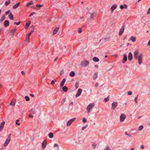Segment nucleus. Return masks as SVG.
I'll list each match as a JSON object with an SVG mask.
<instances>
[{
	"instance_id": "obj_26",
	"label": "nucleus",
	"mask_w": 150,
	"mask_h": 150,
	"mask_svg": "<svg viewBox=\"0 0 150 150\" xmlns=\"http://www.w3.org/2000/svg\"><path fill=\"white\" fill-rule=\"evenodd\" d=\"M10 2V0H7L5 2V5L6 6H7L9 4Z\"/></svg>"
},
{
	"instance_id": "obj_45",
	"label": "nucleus",
	"mask_w": 150,
	"mask_h": 150,
	"mask_svg": "<svg viewBox=\"0 0 150 150\" xmlns=\"http://www.w3.org/2000/svg\"><path fill=\"white\" fill-rule=\"evenodd\" d=\"M20 23V22H14V24L17 25H19Z\"/></svg>"
},
{
	"instance_id": "obj_11",
	"label": "nucleus",
	"mask_w": 150,
	"mask_h": 150,
	"mask_svg": "<svg viewBox=\"0 0 150 150\" xmlns=\"http://www.w3.org/2000/svg\"><path fill=\"white\" fill-rule=\"evenodd\" d=\"M128 59L129 61H131L132 59V55L131 52H129V54L128 56Z\"/></svg>"
},
{
	"instance_id": "obj_10",
	"label": "nucleus",
	"mask_w": 150,
	"mask_h": 150,
	"mask_svg": "<svg viewBox=\"0 0 150 150\" xmlns=\"http://www.w3.org/2000/svg\"><path fill=\"white\" fill-rule=\"evenodd\" d=\"M10 140V139H6L5 142V143L4 144V146H6L9 143Z\"/></svg>"
},
{
	"instance_id": "obj_16",
	"label": "nucleus",
	"mask_w": 150,
	"mask_h": 150,
	"mask_svg": "<svg viewBox=\"0 0 150 150\" xmlns=\"http://www.w3.org/2000/svg\"><path fill=\"white\" fill-rule=\"evenodd\" d=\"M127 8V6L125 4H124V5H121L120 6V8L121 9H123L124 8Z\"/></svg>"
},
{
	"instance_id": "obj_28",
	"label": "nucleus",
	"mask_w": 150,
	"mask_h": 150,
	"mask_svg": "<svg viewBox=\"0 0 150 150\" xmlns=\"http://www.w3.org/2000/svg\"><path fill=\"white\" fill-rule=\"evenodd\" d=\"M62 90L63 91L66 92L67 91L68 89L67 88L66 86H64L63 87Z\"/></svg>"
},
{
	"instance_id": "obj_31",
	"label": "nucleus",
	"mask_w": 150,
	"mask_h": 150,
	"mask_svg": "<svg viewBox=\"0 0 150 150\" xmlns=\"http://www.w3.org/2000/svg\"><path fill=\"white\" fill-rule=\"evenodd\" d=\"M30 23H25V28H26L27 29L28 28L29 26L30 25Z\"/></svg>"
},
{
	"instance_id": "obj_40",
	"label": "nucleus",
	"mask_w": 150,
	"mask_h": 150,
	"mask_svg": "<svg viewBox=\"0 0 150 150\" xmlns=\"http://www.w3.org/2000/svg\"><path fill=\"white\" fill-rule=\"evenodd\" d=\"M78 31L79 33H81L82 32L81 29V28H79Z\"/></svg>"
},
{
	"instance_id": "obj_5",
	"label": "nucleus",
	"mask_w": 150,
	"mask_h": 150,
	"mask_svg": "<svg viewBox=\"0 0 150 150\" xmlns=\"http://www.w3.org/2000/svg\"><path fill=\"white\" fill-rule=\"evenodd\" d=\"M125 115L124 114H122L120 116V122H122L125 120Z\"/></svg>"
},
{
	"instance_id": "obj_3",
	"label": "nucleus",
	"mask_w": 150,
	"mask_h": 150,
	"mask_svg": "<svg viewBox=\"0 0 150 150\" xmlns=\"http://www.w3.org/2000/svg\"><path fill=\"white\" fill-rule=\"evenodd\" d=\"M76 118H73L69 120L67 122V126H69L70 125L71 123L75 120Z\"/></svg>"
},
{
	"instance_id": "obj_41",
	"label": "nucleus",
	"mask_w": 150,
	"mask_h": 150,
	"mask_svg": "<svg viewBox=\"0 0 150 150\" xmlns=\"http://www.w3.org/2000/svg\"><path fill=\"white\" fill-rule=\"evenodd\" d=\"M18 120H16V125H20V123L18 122Z\"/></svg>"
},
{
	"instance_id": "obj_14",
	"label": "nucleus",
	"mask_w": 150,
	"mask_h": 150,
	"mask_svg": "<svg viewBox=\"0 0 150 150\" xmlns=\"http://www.w3.org/2000/svg\"><path fill=\"white\" fill-rule=\"evenodd\" d=\"M4 26L6 27H7L9 25V22L8 21L6 20L4 23Z\"/></svg>"
},
{
	"instance_id": "obj_60",
	"label": "nucleus",
	"mask_w": 150,
	"mask_h": 150,
	"mask_svg": "<svg viewBox=\"0 0 150 150\" xmlns=\"http://www.w3.org/2000/svg\"><path fill=\"white\" fill-rule=\"evenodd\" d=\"M30 95L32 97H34V94H30Z\"/></svg>"
},
{
	"instance_id": "obj_48",
	"label": "nucleus",
	"mask_w": 150,
	"mask_h": 150,
	"mask_svg": "<svg viewBox=\"0 0 150 150\" xmlns=\"http://www.w3.org/2000/svg\"><path fill=\"white\" fill-rule=\"evenodd\" d=\"M140 148L141 149H143L144 148V145H142L140 146Z\"/></svg>"
},
{
	"instance_id": "obj_58",
	"label": "nucleus",
	"mask_w": 150,
	"mask_h": 150,
	"mask_svg": "<svg viewBox=\"0 0 150 150\" xmlns=\"http://www.w3.org/2000/svg\"><path fill=\"white\" fill-rule=\"evenodd\" d=\"M150 13V9H149L148 11V12L147 13V14H149Z\"/></svg>"
},
{
	"instance_id": "obj_9",
	"label": "nucleus",
	"mask_w": 150,
	"mask_h": 150,
	"mask_svg": "<svg viewBox=\"0 0 150 150\" xmlns=\"http://www.w3.org/2000/svg\"><path fill=\"white\" fill-rule=\"evenodd\" d=\"M82 92V90L81 89H79L78 91V92L77 94H76V97H77L79 96L81 94Z\"/></svg>"
},
{
	"instance_id": "obj_59",
	"label": "nucleus",
	"mask_w": 150,
	"mask_h": 150,
	"mask_svg": "<svg viewBox=\"0 0 150 150\" xmlns=\"http://www.w3.org/2000/svg\"><path fill=\"white\" fill-rule=\"evenodd\" d=\"M5 122H2L1 124V125H3L4 126V124H5Z\"/></svg>"
},
{
	"instance_id": "obj_27",
	"label": "nucleus",
	"mask_w": 150,
	"mask_h": 150,
	"mask_svg": "<svg viewBox=\"0 0 150 150\" xmlns=\"http://www.w3.org/2000/svg\"><path fill=\"white\" fill-rule=\"evenodd\" d=\"M33 1H30V2L29 3H27L26 4V6H30L31 5L33 4Z\"/></svg>"
},
{
	"instance_id": "obj_50",
	"label": "nucleus",
	"mask_w": 150,
	"mask_h": 150,
	"mask_svg": "<svg viewBox=\"0 0 150 150\" xmlns=\"http://www.w3.org/2000/svg\"><path fill=\"white\" fill-rule=\"evenodd\" d=\"M4 126L1 125L0 126V131L4 127Z\"/></svg>"
},
{
	"instance_id": "obj_2",
	"label": "nucleus",
	"mask_w": 150,
	"mask_h": 150,
	"mask_svg": "<svg viewBox=\"0 0 150 150\" xmlns=\"http://www.w3.org/2000/svg\"><path fill=\"white\" fill-rule=\"evenodd\" d=\"M94 103H90L88 105L86 108L87 113L88 114H89L91 112V110L94 106Z\"/></svg>"
},
{
	"instance_id": "obj_51",
	"label": "nucleus",
	"mask_w": 150,
	"mask_h": 150,
	"mask_svg": "<svg viewBox=\"0 0 150 150\" xmlns=\"http://www.w3.org/2000/svg\"><path fill=\"white\" fill-rule=\"evenodd\" d=\"M37 7H42V6L40 4L37 5L36 6Z\"/></svg>"
},
{
	"instance_id": "obj_19",
	"label": "nucleus",
	"mask_w": 150,
	"mask_h": 150,
	"mask_svg": "<svg viewBox=\"0 0 150 150\" xmlns=\"http://www.w3.org/2000/svg\"><path fill=\"white\" fill-rule=\"evenodd\" d=\"M93 60L95 62H98L99 61V59L96 57H94L93 59Z\"/></svg>"
},
{
	"instance_id": "obj_13",
	"label": "nucleus",
	"mask_w": 150,
	"mask_h": 150,
	"mask_svg": "<svg viewBox=\"0 0 150 150\" xmlns=\"http://www.w3.org/2000/svg\"><path fill=\"white\" fill-rule=\"evenodd\" d=\"M59 29V27H56L54 29V31L53 33V34L55 35V34H56L57 33V32L58 31Z\"/></svg>"
},
{
	"instance_id": "obj_55",
	"label": "nucleus",
	"mask_w": 150,
	"mask_h": 150,
	"mask_svg": "<svg viewBox=\"0 0 150 150\" xmlns=\"http://www.w3.org/2000/svg\"><path fill=\"white\" fill-rule=\"evenodd\" d=\"M10 11L9 10L7 11H6V15L8 14L9 13H10Z\"/></svg>"
},
{
	"instance_id": "obj_56",
	"label": "nucleus",
	"mask_w": 150,
	"mask_h": 150,
	"mask_svg": "<svg viewBox=\"0 0 150 150\" xmlns=\"http://www.w3.org/2000/svg\"><path fill=\"white\" fill-rule=\"evenodd\" d=\"M11 134H9L8 136V139H10V140H11Z\"/></svg>"
},
{
	"instance_id": "obj_17",
	"label": "nucleus",
	"mask_w": 150,
	"mask_h": 150,
	"mask_svg": "<svg viewBox=\"0 0 150 150\" xmlns=\"http://www.w3.org/2000/svg\"><path fill=\"white\" fill-rule=\"evenodd\" d=\"M66 81V79H65L64 78V79L62 81L61 83V84H60V86L61 87H62L63 86L64 84V83H65V82Z\"/></svg>"
},
{
	"instance_id": "obj_64",
	"label": "nucleus",
	"mask_w": 150,
	"mask_h": 150,
	"mask_svg": "<svg viewBox=\"0 0 150 150\" xmlns=\"http://www.w3.org/2000/svg\"><path fill=\"white\" fill-rule=\"evenodd\" d=\"M21 73L22 75H23L24 74H25V73L23 71H22Z\"/></svg>"
},
{
	"instance_id": "obj_1",
	"label": "nucleus",
	"mask_w": 150,
	"mask_h": 150,
	"mask_svg": "<svg viewBox=\"0 0 150 150\" xmlns=\"http://www.w3.org/2000/svg\"><path fill=\"white\" fill-rule=\"evenodd\" d=\"M138 54V51L137 50L135 51L134 53V57L136 59L138 60L139 64H140L142 62L143 54H141L139 55Z\"/></svg>"
},
{
	"instance_id": "obj_15",
	"label": "nucleus",
	"mask_w": 150,
	"mask_h": 150,
	"mask_svg": "<svg viewBox=\"0 0 150 150\" xmlns=\"http://www.w3.org/2000/svg\"><path fill=\"white\" fill-rule=\"evenodd\" d=\"M124 27H122L120 30V31L119 32V35H121L122 34V33H123V32L124 31Z\"/></svg>"
},
{
	"instance_id": "obj_33",
	"label": "nucleus",
	"mask_w": 150,
	"mask_h": 150,
	"mask_svg": "<svg viewBox=\"0 0 150 150\" xmlns=\"http://www.w3.org/2000/svg\"><path fill=\"white\" fill-rule=\"evenodd\" d=\"M143 126L142 125H140L139 127V131H141L142 130L143 128Z\"/></svg>"
},
{
	"instance_id": "obj_62",
	"label": "nucleus",
	"mask_w": 150,
	"mask_h": 150,
	"mask_svg": "<svg viewBox=\"0 0 150 150\" xmlns=\"http://www.w3.org/2000/svg\"><path fill=\"white\" fill-rule=\"evenodd\" d=\"M95 67H96V68H98V65H95Z\"/></svg>"
},
{
	"instance_id": "obj_42",
	"label": "nucleus",
	"mask_w": 150,
	"mask_h": 150,
	"mask_svg": "<svg viewBox=\"0 0 150 150\" xmlns=\"http://www.w3.org/2000/svg\"><path fill=\"white\" fill-rule=\"evenodd\" d=\"M16 31V29H14L13 30H11V33H13V34H14Z\"/></svg>"
},
{
	"instance_id": "obj_54",
	"label": "nucleus",
	"mask_w": 150,
	"mask_h": 150,
	"mask_svg": "<svg viewBox=\"0 0 150 150\" xmlns=\"http://www.w3.org/2000/svg\"><path fill=\"white\" fill-rule=\"evenodd\" d=\"M64 70H62L61 71V72H60V74L61 75L63 74H64Z\"/></svg>"
},
{
	"instance_id": "obj_47",
	"label": "nucleus",
	"mask_w": 150,
	"mask_h": 150,
	"mask_svg": "<svg viewBox=\"0 0 150 150\" xmlns=\"http://www.w3.org/2000/svg\"><path fill=\"white\" fill-rule=\"evenodd\" d=\"M35 13L34 12H32L30 14V15H29V17H31V16H33L34 14Z\"/></svg>"
},
{
	"instance_id": "obj_43",
	"label": "nucleus",
	"mask_w": 150,
	"mask_h": 150,
	"mask_svg": "<svg viewBox=\"0 0 150 150\" xmlns=\"http://www.w3.org/2000/svg\"><path fill=\"white\" fill-rule=\"evenodd\" d=\"M30 36L27 35L26 38V40L27 41H29Z\"/></svg>"
},
{
	"instance_id": "obj_23",
	"label": "nucleus",
	"mask_w": 150,
	"mask_h": 150,
	"mask_svg": "<svg viewBox=\"0 0 150 150\" xmlns=\"http://www.w3.org/2000/svg\"><path fill=\"white\" fill-rule=\"evenodd\" d=\"M69 75L71 77L74 76L75 75L74 72L73 71H71Z\"/></svg>"
},
{
	"instance_id": "obj_25",
	"label": "nucleus",
	"mask_w": 150,
	"mask_h": 150,
	"mask_svg": "<svg viewBox=\"0 0 150 150\" xmlns=\"http://www.w3.org/2000/svg\"><path fill=\"white\" fill-rule=\"evenodd\" d=\"M9 18L11 20H13V16L11 13L9 15Z\"/></svg>"
},
{
	"instance_id": "obj_18",
	"label": "nucleus",
	"mask_w": 150,
	"mask_h": 150,
	"mask_svg": "<svg viewBox=\"0 0 150 150\" xmlns=\"http://www.w3.org/2000/svg\"><path fill=\"white\" fill-rule=\"evenodd\" d=\"M117 7V5L116 4L113 5L111 6V9L112 11H113Z\"/></svg>"
},
{
	"instance_id": "obj_36",
	"label": "nucleus",
	"mask_w": 150,
	"mask_h": 150,
	"mask_svg": "<svg viewBox=\"0 0 150 150\" xmlns=\"http://www.w3.org/2000/svg\"><path fill=\"white\" fill-rule=\"evenodd\" d=\"M104 100L105 102L108 101L109 100V97L108 96L107 98H105Z\"/></svg>"
},
{
	"instance_id": "obj_57",
	"label": "nucleus",
	"mask_w": 150,
	"mask_h": 150,
	"mask_svg": "<svg viewBox=\"0 0 150 150\" xmlns=\"http://www.w3.org/2000/svg\"><path fill=\"white\" fill-rule=\"evenodd\" d=\"M94 75H96V77H94V79H96V78H97V74H96V73H95V74H94Z\"/></svg>"
},
{
	"instance_id": "obj_20",
	"label": "nucleus",
	"mask_w": 150,
	"mask_h": 150,
	"mask_svg": "<svg viewBox=\"0 0 150 150\" xmlns=\"http://www.w3.org/2000/svg\"><path fill=\"white\" fill-rule=\"evenodd\" d=\"M130 39L132 42H135L136 41V38L133 37H131L130 38Z\"/></svg>"
},
{
	"instance_id": "obj_34",
	"label": "nucleus",
	"mask_w": 150,
	"mask_h": 150,
	"mask_svg": "<svg viewBox=\"0 0 150 150\" xmlns=\"http://www.w3.org/2000/svg\"><path fill=\"white\" fill-rule=\"evenodd\" d=\"M34 31V29L33 28H32L31 29L30 33L28 34V35L30 36L32 33Z\"/></svg>"
},
{
	"instance_id": "obj_63",
	"label": "nucleus",
	"mask_w": 150,
	"mask_h": 150,
	"mask_svg": "<svg viewBox=\"0 0 150 150\" xmlns=\"http://www.w3.org/2000/svg\"><path fill=\"white\" fill-rule=\"evenodd\" d=\"M86 128V127H83L82 128V130H83Z\"/></svg>"
},
{
	"instance_id": "obj_35",
	"label": "nucleus",
	"mask_w": 150,
	"mask_h": 150,
	"mask_svg": "<svg viewBox=\"0 0 150 150\" xmlns=\"http://www.w3.org/2000/svg\"><path fill=\"white\" fill-rule=\"evenodd\" d=\"M25 98L26 100L27 101H28L30 100V98L28 96H26L25 97Z\"/></svg>"
},
{
	"instance_id": "obj_4",
	"label": "nucleus",
	"mask_w": 150,
	"mask_h": 150,
	"mask_svg": "<svg viewBox=\"0 0 150 150\" xmlns=\"http://www.w3.org/2000/svg\"><path fill=\"white\" fill-rule=\"evenodd\" d=\"M117 102H113L112 104V108L114 110L115 108L117 107Z\"/></svg>"
},
{
	"instance_id": "obj_49",
	"label": "nucleus",
	"mask_w": 150,
	"mask_h": 150,
	"mask_svg": "<svg viewBox=\"0 0 150 150\" xmlns=\"http://www.w3.org/2000/svg\"><path fill=\"white\" fill-rule=\"evenodd\" d=\"M132 94V92L131 91H129L128 92V94L129 95H131Z\"/></svg>"
},
{
	"instance_id": "obj_37",
	"label": "nucleus",
	"mask_w": 150,
	"mask_h": 150,
	"mask_svg": "<svg viewBox=\"0 0 150 150\" xmlns=\"http://www.w3.org/2000/svg\"><path fill=\"white\" fill-rule=\"evenodd\" d=\"M75 86L76 88H77L79 87V84L78 83H76L75 84Z\"/></svg>"
},
{
	"instance_id": "obj_7",
	"label": "nucleus",
	"mask_w": 150,
	"mask_h": 150,
	"mask_svg": "<svg viewBox=\"0 0 150 150\" xmlns=\"http://www.w3.org/2000/svg\"><path fill=\"white\" fill-rule=\"evenodd\" d=\"M89 14H91V16H90V19H93L94 17L96 15V12H93V13H88Z\"/></svg>"
},
{
	"instance_id": "obj_8",
	"label": "nucleus",
	"mask_w": 150,
	"mask_h": 150,
	"mask_svg": "<svg viewBox=\"0 0 150 150\" xmlns=\"http://www.w3.org/2000/svg\"><path fill=\"white\" fill-rule=\"evenodd\" d=\"M83 67H86L88 66L89 64V62L87 61H85L82 62Z\"/></svg>"
},
{
	"instance_id": "obj_29",
	"label": "nucleus",
	"mask_w": 150,
	"mask_h": 150,
	"mask_svg": "<svg viewBox=\"0 0 150 150\" xmlns=\"http://www.w3.org/2000/svg\"><path fill=\"white\" fill-rule=\"evenodd\" d=\"M126 135H127L128 136V137H132V134H129L127 132H125L124 133Z\"/></svg>"
},
{
	"instance_id": "obj_32",
	"label": "nucleus",
	"mask_w": 150,
	"mask_h": 150,
	"mask_svg": "<svg viewBox=\"0 0 150 150\" xmlns=\"http://www.w3.org/2000/svg\"><path fill=\"white\" fill-rule=\"evenodd\" d=\"M16 103L14 101H12L10 103V105L14 106L15 105Z\"/></svg>"
},
{
	"instance_id": "obj_44",
	"label": "nucleus",
	"mask_w": 150,
	"mask_h": 150,
	"mask_svg": "<svg viewBox=\"0 0 150 150\" xmlns=\"http://www.w3.org/2000/svg\"><path fill=\"white\" fill-rule=\"evenodd\" d=\"M54 147H59L58 145V144H57L56 143H55V144H54Z\"/></svg>"
},
{
	"instance_id": "obj_6",
	"label": "nucleus",
	"mask_w": 150,
	"mask_h": 150,
	"mask_svg": "<svg viewBox=\"0 0 150 150\" xmlns=\"http://www.w3.org/2000/svg\"><path fill=\"white\" fill-rule=\"evenodd\" d=\"M47 142L46 140H45L43 142L42 144V147L43 149H45L46 146Z\"/></svg>"
},
{
	"instance_id": "obj_21",
	"label": "nucleus",
	"mask_w": 150,
	"mask_h": 150,
	"mask_svg": "<svg viewBox=\"0 0 150 150\" xmlns=\"http://www.w3.org/2000/svg\"><path fill=\"white\" fill-rule=\"evenodd\" d=\"M20 3L19 2L18 3L14 5L13 6V8L14 9H16L18 7V6Z\"/></svg>"
},
{
	"instance_id": "obj_53",
	"label": "nucleus",
	"mask_w": 150,
	"mask_h": 150,
	"mask_svg": "<svg viewBox=\"0 0 150 150\" xmlns=\"http://www.w3.org/2000/svg\"><path fill=\"white\" fill-rule=\"evenodd\" d=\"M29 117H30L33 118V116L32 115L30 114L29 115Z\"/></svg>"
},
{
	"instance_id": "obj_52",
	"label": "nucleus",
	"mask_w": 150,
	"mask_h": 150,
	"mask_svg": "<svg viewBox=\"0 0 150 150\" xmlns=\"http://www.w3.org/2000/svg\"><path fill=\"white\" fill-rule=\"evenodd\" d=\"M137 99H138V98L137 97H136L135 98V99H134V100L135 101V103H137Z\"/></svg>"
},
{
	"instance_id": "obj_38",
	"label": "nucleus",
	"mask_w": 150,
	"mask_h": 150,
	"mask_svg": "<svg viewBox=\"0 0 150 150\" xmlns=\"http://www.w3.org/2000/svg\"><path fill=\"white\" fill-rule=\"evenodd\" d=\"M96 144H94L92 145V148L93 149H95L96 147Z\"/></svg>"
},
{
	"instance_id": "obj_61",
	"label": "nucleus",
	"mask_w": 150,
	"mask_h": 150,
	"mask_svg": "<svg viewBox=\"0 0 150 150\" xmlns=\"http://www.w3.org/2000/svg\"><path fill=\"white\" fill-rule=\"evenodd\" d=\"M148 45H150V40L148 42Z\"/></svg>"
},
{
	"instance_id": "obj_39",
	"label": "nucleus",
	"mask_w": 150,
	"mask_h": 150,
	"mask_svg": "<svg viewBox=\"0 0 150 150\" xmlns=\"http://www.w3.org/2000/svg\"><path fill=\"white\" fill-rule=\"evenodd\" d=\"M55 81H56V80H52L51 81V84L52 85L54 84L55 83Z\"/></svg>"
},
{
	"instance_id": "obj_30",
	"label": "nucleus",
	"mask_w": 150,
	"mask_h": 150,
	"mask_svg": "<svg viewBox=\"0 0 150 150\" xmlns=\"http://www.w3.org/2000/svg\"><path fill=\"white\" fill-rule=\"evenodd\" d=\"M5 17L4 16H3L1 17L0 21H1V22H2L5 19Z\"/></svg>"
},
{
	"instance_id": "obj_12",
	"label": "nucleus",
	"mask_w": 150,
	"mask_h": 150,
	"mask_svg": "<svg viewBox=\"0 0 150 150\" xmlns=\"http://www.w3.org/2000/svg\"><path fill=\"white\" fill-rule=\"evenodd\" d=\"M127 56L126 55H124L123 57V61H122V63L123 64L125 63L127 61Z\"/></svg>"
},
{
	"instance_id": "obj_24",
	"label": "nucleus",
	"mask_w": 150,
	"mask_h": 150,
	"mask_svg": "<svg viewBox=\"0 0 150 150\" xmlns=\"http://www.w3.org/2000/svg\"><path fill=\"white\" fill-rule=\"evenodd\" d=\"M54 135L53 133L52 132L48 134L49 137L50 138H52L53 137Z\"/></svg>"
},
{
	"instance_id": "obj_22",
	"label": "nucleus",
	"mask_w": 150,
	"mask_h": 150,
	"mask_svg": "<svg viewBox=\"0 0 150 150\" xmlns=\"http://www.w3.org/2000/svg\"><path fill=\"white\" fill-rule=\"evenodd\" d=\"M30 112L33 114H35V110L33 108L31 109L30 110Z\"/></svg>"
},
{
	"instance_id": "obj_46",
	"label": "nucleus",
	"mask_w": 150,
	"mask_h": 150,
	"mask_svg": "<svg viewBox=\"0 0 150 150\" xmlns=\"http://www.w3.org/2000/svg\"><path fill=\"white\" fill-rule=\"evenodd\" d=\"M86 122V119L85 118H83V122L84 123H85Z\"/></svg>"
}]
</instances>
